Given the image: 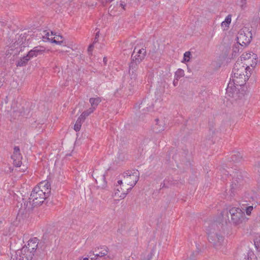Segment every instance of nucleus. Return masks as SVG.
<instances>
[{
	"instance_id": "6e6552de",
	"label": "nucleus",
	"mask_w": 260,
	"mask_h": 260,
	"mask_svg": "<svg viewBox=\"0 0 260 260\" xmlns=\"http://www.w3.org/2000/svg\"><path fill=\"white\" fill-rule=\"evenodd\" d=\"M42 37L44 41H48L58 45H61L64 41L61 36L49 30L43 31Z\"/></svg>"
},
{
	"instance_id": "f257e3e1",
	"label": "nucleus",
	"mask_w": 260,
	"mask_h": 260,
	"mask_svg": "<svg viewBox=\"0 0 260 260\" xmlns=\"http://www.w3.org/2000/svg\"><path fill=\"white\" fill-rule=\"evenodd\" d=\"M139 178L137 170L127 171L122 175V178L117 181L114 190L113 197L116 200L125 198L129 190L136 185Z\"/></svg>"
},
{
	"instance_id": "dca6fc26",
	"label": "nucleus",
	"mask_w": 260,
	"mask_h": 260,
	"mask_svg": "<svg viewBox=\"0 0 260 260\" xmlns=\"http://www.w3.org/2000/svg\"><path fill=\"white\" fill-rule=\"evenodd\" d=\"M231 23V17H225V20L221 24V28L223 30H226L229 27Z\"/></svg>"
},
{
	"instance_id": "cd10ccee",
	"label": "nucleus",
	"mask_w": 260,
	"mask_h": 260,
	"mask_svg": "<svg viewBox=\"0 0 260 260\" xmlns=\"http://www.w3.org/2000/svg\"><path fill=\"white\" fill-rule=\"evenodd\" d=\"M101 1L102 3L104 4V3H106L111 2L113 0H101Z\"/></svg>"
},
{
	"instance_id": "1a4fd4ad",
	"label": "nucleus",
	"mask_w": 260,
	"mask_h": 260,
	"mask_svg": "<svg viewBox=\"0 0 260 260\" xmlns=\"http://www.w3.org/2000/svg\"><path fill=\"white\" fill-rule=\"evenodd\" d=\"M37 240L36 239L30 240L28 242V247L26 248H23L21 250V253L23 255H26L25 258L22 257V260H31L32 258L33 254L31 253L30 250H35L37 249L38 244Z\"/></svg>"
},
{
	"instance_id": "2eb2a0df",
	"label": "nucleus",
	"mask_w": 260,
	"mask_h": 260,
	"mask_svg": "<svg viewBox=\"0 0 260 260\" xmlns=\"http://www.w3.org/2000/svg\"><path fill=\"white\" fill-rule=\"evenodd\" d=\"M30 59V57L27 54L26 56H24L22 58H21L17 62V67H23L25 66L28 60Z\"/></svg>"
},
{
	"instance_id": "39448f33",
	"label": "nucleus",
	"mask_w": 260,
	"mask_h": 260,
	"mask_svg": "<svg viewBox=\"0 0 260 260\" xmlns=\"http://www.w3.org/2000/svg\"><path fill=\"white\" fill-rule=\"evenodd\" d=\"M241 87L238 86L232 82L228 84L226 89V96L230 100L237 101L244 96L243 92L240 91Z\"/></svg>"
},
{
	"instance_id": "c85d7f7f",
	"label": "nucleus",
	"mask_w": 260,
	"mask_h": 260,
	"mask_svg": "<svg viewBox=\"0 0 260 260\" xmlns=\"http://www.w3.org/2000/svg\"><path fill=\"white\" fill-rule=\"evenodd\" d=\"M79 260H89L88 257H80L79 258Z\"/></svg>"
},
{
	"instance_id": "2f4dec72",
	"label": "nucleus",
	"mask_w": 260,
	"mask_h": 260,
	"mask_svg": "<svg viewBox=\"0 0 260 260\" xmlns=\"http://www.w3.org/2000/svg\"><path fill=\"white\" fill-rule=\"evenodd\" d=\"M227 16L230 17V16H231V15L229 14Z\"/></svg>"
},
{
	"instance_id": "9b49d317",
	"label": "nucleus",
	"mask_w": 260,
	"mask_h": 260,
	"mask_svg": "<svg viewBox=\"0 0 260 260\" xmlns=\"http://www.w3.org/2000/svg\"><path fill=\"white\" fill-rule=\"evenodd\" d=\"M146 54V51L144 48L142 47L140 48L138 47H136L135 48L132 54L133 60L136 63H140L145 58Z\"/></svg>"
},
{
	"instance_id": "7ed1b4c3",
	"label": "nucleus",
	"mask_w": 260,
	"mask_h": 260,
	"mask_svg": "<svg viewBox=\"0 0 260 260\" xmlns=\"http://www.w3.org/2000/svg\"><path fill=\"white\" fill-rule=\"evenodd\" d=\"M51 191L50 185L46 181L40 182L34 187L30 194V199L35 205H40L47 199Z\"/></svg>"
},
{
	"instance_id": "4468645a",
	"label": "nucleus",
	"mask_w": 260,
	"mask_h": 260,
	"mask_svg": "<svg viewBox=\"0 0 260 260\" xmlns=\"http://www.w3.org/2000/svg\"><path fill=\"white\" fill-rule=\"evenodd\" d=\"M99 252L95 254L98 257H103L107 255L109 252V249L106 246H103L99 249Z\"/></svg>"
},
{
	"instance_id": "aec40b11",
	"label": "nucleus",
	"mask_w": 260,
	"mask_h": 260,
	"mask_svg": "<svg viewBox=\"0 0 260 260\" xmlns=\"http://www.w3.org/2000/svg\"><path fill=\"white\" fill-rule=\"evenodd\" d=\"M254 245L256 248L260 251V236L256 237L254 240Z\"/></svg>"
},
{
	"instance_id": "9d476101",
	"label": "nucleus",
	"mask_w": 260,
	"mask_h": 260,
	"mask_svg": "<svg viewBox=\"0 0 260 260\" xmlns=\"http://www.w3.org/2000/svg\"><path fill=\"white\" fill-rule=\"evenodd\" d=\"M208 239L209 241L216 247L221 245L224 241L223 237L214 231H210L208 232Z\"/></svg>"
},
{
	"instance_id": "f03ea898",
	"label": "nucleus",
	"mask_w": 260,
	"mask_h": 260,
	"mask_svg": "<svg viewBox=\"0 0 260 260\" xmlns=\"http://www.w3.org/2000/svg\"><path fill=\"white\" fill-rule=\"evenodd\" d=\"M232 82L238 86L242 87L245 84L251 75V69H247L243 63L237 62L233 70Z\"/></svg>"
},
{
	"instance_id": "6ab92c4d",
	"label": "nucleus",
	"mask_w": 260,
	"mask_h": 260,
	"mask_svg": "<svg viewBox=\"0 0 260 260\" xmlns=\"http://www.w3.org/2000/svg\"><path fill=\"white\" fill-rule=\"evenodd\" d=\"M83 122V121L81 120L80 119L78 118L74 125V130L76 132L79 131L81 129L82 124Z\"/></svg>"
},
{
	"instance_id": "f3484780",
	"label": "nucleus",
	"mask_w": 260,
	"mask_h": 260,
	"mask_svg": "<svg viewBox=\"0 0 260 260\" xmlns=\"http://www.w3.org/2000/svg\"><path fill=\"white\" fill-rule=\"evenodd\" d=\"M191 57V53L190 51H186L183 54V59L181 62L184 63H186L190 60Z\"/></svg>"
},
{
	"instance_id": "bb28decb",
	"label": "nucleus",
	"mask_w": 260,
	"mask_h": 260,
	"mask_svg": "<svg viewBox=\"0 0 260 260\" xmlns=\"http://www.w3.org/2000/svg\"><path fill=\"white\" fill-rule=\"evenodd\" d=\"M176 74H179L180 76H182L184 75V71L182 69H179L177 71Z\"/></svg>"
},
{
	"instance_id": "f8f14e48",
	"label": "nucleus",
	"mask_w": 260,
	"mask_h": 260,
	"mask_svg": "<svg viewBox=\"0 0 260 260\" xmlns=\"http://www.w3.org/2000/svg\"><path fill=\"white\" fill-rule=\"evenodd\" d=\"M12 158L13 160V164L16 167H19L21 166L22 164V156L18 147H15L14 148V151L12 156Z\"/></svg>"
},
{
	"instance_id": "7c9ffc66",
	"label": "nucleus",
	"mask_w": 260,
	"mask_h": 260,
	"mask_svg": "<svg viewBox=\"0 0 260 260\" xmlns=\"http://www.w3.org/2000/svg\"><path fill=\"white\" fill-rule=\"evenodd\" d=\"M99 36V32H98L96 34V38H97V37Z\"/></svg>"
},
{
	"instance_id": "ddd939ff",
	"label": "nucleus",
	"mask_w": 260,
	"mask_h": 260,
	"mask_svg": "<svg viewBox=\"0 0 260 260\" xmlns=\"http://www.w3.org/2000/svg\"><path fill=\"white\" fill-rule=\"evenodd\" d=\"M41 47H35L33 49L29 51L27 54L30 58H32L34 57H36L38 55L43 53L44 52V50L41 49Z\"/></svg>"
},
{
	"instance_id": "412c9836",
	"label": "nucleus",
	"mask_w": 260,
	"mask_h": 260,
	"mask_svg": "<svg viewBox=\"0 0 260 260\" xmlns=\"http://www.w3.org/2000/svg\"><path fill=\"white\" fill-rule=\"evenodd\" d=\"M157 125H158L157 128L158 129V131H163L164 129L165 124L163 121L157 120Z\"/></svg>"
},
{
	"instance_id": "b1692460",
	"label": "nucleus",
	"mask_w": 260,
	"mask_h": 260,
	"mask_svg": "<svg viewBox=\"0 0 260 260\" xmlns=\"http://www.w3.org/2000/svg\"><path fill=\"white\" fill-rule=\"evenodd\" d=\"M94 107H91L84 112L86 114V115L89 116L91 113H92L94 111Z\"/></svg>"
},
{
	"instance_id": "5701e85b",
	"label": "nucleus",
	"mask_w": 260,
	"mask_h": 260,
	"mask_svg": "<svg viewBox=\"0 0 260 260\" xmlns=\"http://www.w3.org/2000/svg\"><path fill=\"white\" fill-rule=\"evenodd\" d=\"M253 209V207L252 206H248L246 208L245 211L247 215H250Z\"/></svg>"
},
{
	"instance_id": "a878e982",
	"label": "nucleus",
	"mask_w": 260,
	"mask_h": 260,
	"mask_svg": "<svg viewBox=\"0 0 260 260\" xmlns=\"http://www.w3.org/2000/svg\"><path fill=\"white\" fill-rule=\"evenodd\" d=\"M19 255V256H20V258H18V260H22V257H23L25 259V257L27 256L26 255H23L21 253V250L20 251H18L17 252V255Z\"/></svg>"
},
{
	"instance_id": "0eeeda50",
	"label": "nucleus",
	"mask_w": 260,
	"mask_h": 260,
	"mask_svg": "<svg viewBox=\"0 0 260 260\" xmlns=\"http://www.w3.org/2000/svg\"><path fill=\"white\" fill-rule=\"evenodd\" d=\"M237 42L242 46L249 44L252 39L251 31L247 27H243L239 31L237 37Z\"/></svg>"
},
{
	"instance_id": "4be33fe9",
	"label": "nucleus",
	"mask_w": 260,
	"mask_h": 260,
	"mask_svg": "<svg viewBox=\"0 0 260 260\" xmlns=\"http://www.w3.org/2000/svg\"><path fill=\"white\" fill-rule=\"evenodd\" d=\"M246 0H240L238 5L241 7V9H244L246 7Z\"/></svg>"
},
{
	"instance_id": "393cba45",
	"label": "nucleus",
	"mask_w": 260,
	"mask_h": 260,
	"mask_svg": "<svg viewBox=\"0 0 260 260\" xmlns=\"http://www.w3.org/2000/svg\"><path fill=\"white\" fill-rule=\"evenodd\" d=\"M87 116H88L86 115V114L85 113V112H83L78 118L84 121Z\"/></svg>"
},
{
	"instance_id": "c756f323",
	"label": "nucleus",
	"mask_w": 260,
	"mask_h": 260,
	"mask_svg": "<svg viewBox=\"0 0 260 260\" xmlns=\"http://www.w3.org/2000/svg\"><path fill=\"white\" fill-rule=\"evenodd\" d=\"M93 45H91L89 46L88 47V51H92V49H93Z\"/></svg>"
},
{
	"instance_id": "423d86ee",
	"label": "nucleus",
	"mask_w": 260,
	"mask_h": 260,
	"mask_svg": "<svg viewBox=\"0 0 260 260\" xmlns=\"http://www.w3.org/2000/svg\"><path fill=\"white\" fill-rule=\"evenodd\" d=\"M231 221L236 225H240L244 223L247 218L245 217L244 212L239 208H232L230 210Z\"/></svg>"
},
{
	"instance_id": "a211bd4d",
	"label": "nucleus",
	"mask_w": 260,
	"mask_h": 260,
	"mask_svg": "<svg viewBox=\"0 0 260 260\" xmlns=\"http://www.w3.org/2000/svg\"><path fill=\"white\" fill-rule=\"evenodd\" d=\"M101 100L99 98H90L89 100V102L90 103L92 107H94L95 108L101 102Z\"/></svg>"
},
{
	"instance_id": "20e7f679",
	"label": "nucleus",
	"mask_w": 260,
	"mask_h": 260,
	"mask_svg": "<svg viewBox=\"0 0 260 260\" xmlns=\"http://www.w3.org/2000/svg\"><path fill=\"white\" fill-rule=\"evenodd\" d=\"M242 63L247 69H250V67L254 68L258 62V58L257 54L253 52H244L241 56V61H238Z\"/></svg>"
}]
</instances>
